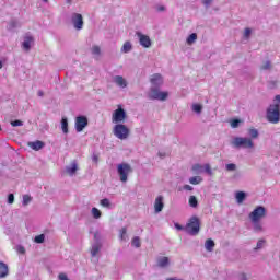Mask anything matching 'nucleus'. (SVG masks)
Wrapping results in <instances>:
<instances>
[{"label": "nucleus", "instance_id": "nucleus-1", "mask_svg": "<svg viewBox=\"0 0 280 280\" xmlns=\"http://www.w3.org/2000/svg\"><path fill=\"white\" fill-rule=\"evenodd\" d=\"M275 104L267 108V120L269 124H279L280 121V95H276Z\"/></svg>", "mask_w": 280, "mask_h": 280}, {"label": "nucleus", "instance_id": "nucleus-2", "mask_svg": "<svg viewBox=\"0 0 280 280\" xmlns=\"http://www.w3.org/2000/svg\"><path fill=\"white\" fill-rule=\"evenodd\" d=\"M113 133L117 139L124 141L130 137V128L124 124H116L114 126Z\"/></svg>", "mask_w": 280, "mask_h": 280}, {"label": "nucleus", "instance_id": "nucleus-3", "mask_svg": "<svg viewBox=\"0 0 280 280\" xmlns=\"http://www.w3.org/2000/svg\"><path fill=\"white\" fill-rule=\"evenodd\" d=\"M185 231L188 235H198L200 233V219L198 217H191L185 226Z\"/></svg>", "mask_w": 280, "mask_h": 280}, {"label": "nucleus", "instance_id": "nucleus-4", "mask_svg": "<svg viewBox=\"0 0 280 280\" xmlns=\"http://www.w3.org/2000/svg\"><path fill=\"white\" fill-rule=\"evenodd\" d=\"M232 145H234V148H245V149L255 148V143L250 138H240V137H236L233 139Z\"/></svg>", "mask_w": 280, "mask_h": 280}, {"label": "nucleus", "instance_id": "nucleus-5", "mask_svg": "<svg viewBox=\"0 0 280 280\" xmlns=\"http://www.w3.org/2000/svg\"><path fill=\"white\" fill-rule=\"evenodd\" d=\"M128 115L126 114V110L121 107V105L118 106L117 109L114 110L112 115V121L113 124H124L126 121Z\"/></svg>", "mask_w": 280, "mask_h": 280}, {"label": "nucleus", "instance_id": "nucleus-6", "mask_svg": "<svg viewBox=\"0 0 280 280\" xmlns=\"http://www.w3.org/2000/svg\"><path fill=\"white\" fill-rule=\"evenodd\" d=\"M118 175L120 176L121 183H126L128 180V174L132 172V167L128 163H121L117 166Z\"/></svg>", "mask_w": 280, "mask_h": 280}, {"label": "nucleus", "instance_id": "nucleus-7", "mask_svg": "<svg viewBox=\"0 0 280 280\" xmlns=\"http://www.w3.org/2000/svg\"><path fill=\"white\" fill-rule=\"evenodd\" d=\"M262 218H266V208L264 206L256 207L254 211L249 213V220H252L254 224L259 222Z\"/></svg>", "mask_w": 280, "mask_h": 280}, {"label": "nucleus", "instance_id": "nucleus-8", "mask_svg": "<svg viewBox=\"0 0 280 280\" xmlns=\"http://www.w3.org/2000/svg\"><path fill=\"white\" fill-rule=\"evenodd\" d=\"M168 95L170 94L167 92H161L159 89L153 88L151 89L150 100H160L161 102H165Z\"/></svg>", "mask_w": 280, "mask_h": 280}, {"label": "nucleus", "instance_id": "nucleus-9", "mask_svg": "<svg viewBox=\"0 0 280 280\" xmlns=\"http://www.w3.org/2000/svg\"><path fill=\"white\" fill-rule=\"evenodd\" d=\"M89 126V118L86 116H78L75 118V130L77 132H82L84 128Z\"/></svg>", "mask_w": 280, "mask_h": 280}, {"label": "nucleus", "instance_id": "nucleus-10", "mask_svg": "<svg viewBox=\"0 0 280 280\" xmlns=\"http://www.w3.org/2000/svg\"><path fill=\"white\" fill-rule=\"evenodd\" d=\"M136 36L139 38V43L144 49H149V47H152V39H150V36L143 35L141 32H137Z\"/></svg>", "mask_w": 280, "mask_h": 280}, {"label": "nucleus", "instance_id": "nucleus-11", "mask_svg": "<svg viewBox=\"0 0 280 280\" xmlns=\"http://www.w3.org/2000/svg\"><path fill=\"white\" fill-rule=\"evenodd\" d=\"M72 23H73L75 30H82V27H84V19L82 18V14L73 13Z\"/></svg>", "mask_w": 280, "mask_h": 280}, {"label": "nucleus", "instance_id": "nucleus-12", "mask_svg": "<svg viewBox=\"0 0 280 280\" xmlns=\"http://www.w3.org/2000/svg\"><path fill=\"white\" fill-rule=\"evenodd\" d=\"M27 147L31 148V150L38 152V150H43V148H45V142H43L40 140L27 142Z\"/></svg>", "mask_w": 280, "mask_h": 280}, {"label": "nucleus", "instance_id": "nucleus-13", "mask_svg": "<svg viewBox=\"0 0 280 280\" xmlns=\"http://www.w3.org/2000/svg\"><path fill=\"white\" fill-rule=\"evenodd\" d=\"M164 207H165V203H163V196L156 197L155 202H154L155 213H161V211H163Z\"/></svg>", "mask_w": 280, "mask_h": 280}, {"label": "nucleus", "instance_id": "nucleus-14", "mask_svg": "<svg viewBox=\"0 0 280 280\" xmlns=\"http://www.w3.org/2000/svg\"><path fill=\"white\" fill-rule=\"evenodd\" d=\"M150 82L153 84V86H160V84H163V77L159 73H155L151 77Z\"/></svg>", "mask_w": 280, "mask_h": 280}, {"label": "nucleus", "instance_id": "nucleus-15", "mask_svg": "<svg viewBox=\"0 0 280 280\" xmlns=\"http://www.w3.org/2000/svg\"><path fill=\"white\" fill-rule=\"evenodd\" d=\"M10 272V269L8 268V265L5 262L0 261V279H5Z\"/></svg>", "mask_w": 280, "mask_h": 280}, {"label": "nucleus", "instance_id": "nucleus-16", "mask_svg": "<svg viewBox=\"0 0 280 280\" xmlns=\"http://www.w3.org/2000/svg\"><path fill=\"white\" fill-rule=\"evenodd\" d=\"M32 43H34V37L26 36L22 44L23 49H25L26 51H30V49L32 48Z\"/></svg>", "mask_w": 280, "mask_h": 280}, {"label": "nucleus", "instance_id": "nucleus-17", "mask_svg": "<svg viewBox=\"0 0 280 280\" xmlns=\"http://www.w3.org/2000/svg\"><path fill=\"white\" fill-rule=\"evenodd\" d=\"M114 82H116L117 86H120L121 89H126L128 86L126 79H124L121 75H116L114 78Z\"/></svg>", "mask_w": 280, "mask_h": 280}, {"label": "nucleus", "instance_id": "nucleus-18", "mask_svg": "<svg viewBox=\"0 0 280 280\" xmlns=\"http://www.w3.org/2000/svg\"><path fill=\"white\" fill-rule=\"evenodd\" d=\"M75 172H78V163L75 162H72L71 166L66 167L68 176H74Z\"/></svg>", "mask_w": 280, "mask_h": 280}, {"label": "nucleus", "instance_id": "nucleus-19", "mask_svg": "<svg viewBox=\"0 0 280 280\" xmlns=\"http://www.w3.org/2000/svg\"><path fill=\"white\" fill-rule=\"evenodd\" d=\"M158 266H160V268H165V267L170 266V258H167V257H160L158 259Z\"/></svg>", "mask_w": 280, "mask_h": 280}, {"label": "nucleus", "instance_id": "nucleus-20", "mask_svg": "<svg viewBox=\"0 0 280 280\" xmlns=\"http://www.w3.org/2000/svg\"><path fill=\"white\" fill-rule=\"evenodd\" d=\"M235 198H236V202L238 205H242V202H244L246 200V192L237 191L236 195H235Z\"/></svg>", "mask_w": 280, "mask_h": 280}, {"label": "nucleus", "instance_id": "nucleus-21", "mask_svg": "<svg viewBox=\"0 0 280 280\" xmlns=\"http://www.w3.org/2000/svg\"><path fill=\"white\" fill-rule=\"evenodd\" d=\"M206 246V250H208V253H211L213 250V248H215V242H213V240L208 238L205 243Z\"/></svg>", "mask_w": 280, "mask_h": 280}, {"label": "nucleus", "instance_id": "nucleus-22", "mask_svg": "<svg viewBox=\"0 0 280 280\" xmlns=\"http://www.w3.org/2000/svg\"><path fill=\"white\" fill-rule=\"evenodd\" d=\"M61 130L65 135L69 132V120L67 118L61 119Z\"/></svg>", "mask_w": 280, "mask_h": 280}, {"label": "nucleus", "instance_id": "nucleus-23", "mask_svg": "<svg viewBox=\"0 0 280 280\" xmlns=\"http://www.w3.org/2000/svg\"><path fill=\"white\" fill-rule=\"evenodd\" d=\"M196 40H198V34L192 33L188 36V38L186 39L187 45H194V43H196Z\"/></svg>", "mask_w": 280, "mask_h": 280}, {"label": "nucleus", "instance_id": "nucleus-24", "mask_svg": "<svg viewBox=\"0 0 280 280\" xmlns=\"http://www.w3.org/2000/svg\"><path fill=\"white\" fill-rule=\"evenodd\" d=\"M188 205L189 207H192V209H196V207H198V198H196V196H190Z\"/></svg>", "mask_w": 280, "mask_h": 280}, {"label": "nucleus", "instance_id": "nucleus-25", "mask_svg": "<svg viewBox=\"0 0 280 280\" xmlns=\"http://www.w3.org/2000/svg\"><path fill=\"white\" fill-rule=\"evenodd\" d=\"M132 50V44L130 42H125V44L122 45L121 51L124 54H128V51Z\"/></svg>", "mask_w": 280, "mask_h": 280}, {"label": "nucleus", "instance_id": "nucleus-26", "mask_svg": "<svg viewBox=\"0 0 280 280\" xmlns=\"http://www.w3.org/2000/svg\"><path fill=\"white\" fill-rule=\"evenodd\" d=\"M92 215L94 220H100L102 218V211L97 208H92Z\"/></svg>", "mask_w": 280, "mask_h": 280}, {"label": "nucleus", "instance_id": "nucleus-27", "mask_svg": "<svg viewBox=\"0 0 280 280\" xmlns=\"http://www.w3.org/2000/svg\"><path fill=\"white\" fill-rule=\"evenodd\" d=\"M101 248H102V245H100V244L93 245L92 249H91L92 257H95L97 255V253H100Z\"/></svg>", "mask_w": 280, "mask_h": 280}, {"label": "nucleus", "instance_id": "nucleus-28", "mask_svg": "<svg viewBox=\"0 0 280 280\" xmlns=\"http://www.w3.org/2000/svg\"><path fill=\"white\" fill-rule=\"evenodd\" d=\"M201 180H202V177L200 176H194L189 178L190 185H200Z\"/></svg>", "mask_w": 280, "mask_h": 280}, {"label": "nucleus", "instance_id": "nucleus-29", "mask_svg": "<svg viewBox=\"0 0 280 280\" xmlns=\"http://www.w3.org/2000/svg\"><path fill=\"white\" fill-rule=\"evenodd\" d=\"M132 246L136 248H141V238L139 236H135L131 242Z\"/></svg>", "mask_w": 280, "mask_h": 280}, {"label": "nucleus", "instance_id": "nucleus-30", "mask_svg": "<svg viewBox=\"0 0 280 280\" xmlns=\"http://www.w3.org/2000/svg\"><path fill=\"white\" fill-rule=\"evenodd\" d=\"M249 137H252V139H257V137H259V131L255 128H250L249 129Z\"/></svg>", "mask_w": 280, "mask_h": 280}, {"label": "nucleus", "instance_id": "nucleus-31", "mask_svg": "<svg viewBox=\"0 0 280 280\" xmlns=\"http://www.w3.org/2000/svg\"><path fill=\"white\" fill-rule=\"evenodd\" d=\"M101 207H106L107 209H110V200L108 198H104L100 202Z\"/></svg>", "mask_w": 280, "mask_h": 280}, {"label": "nucleus", "instance_id": "nucleus-32", "mask_svg": "<svg viewBox=\"0 0 280 280\" xmlns=\"http://www.w3.org/2000/svg\"><path fill=\"white\" fill-rule=\"evenodd\" d=\"M225 170L226 172H235V170H237V165H235L234 163L226 164Z\"/></svg>", "mask_w": 280, "mask_h": 280}, {"label": "nucleus", "instance_id": "nucleus-33", "mask_svg": "<svg viewBox=\"0 0 280 280\" xmlns=\"http://www.w3.org/2000/svg\"><path fill=\"white\" fill-rule=\"evenodd\" d=\"M34 242L36 244H43V242H45V234H39V235L35 236Z\"/></svg>", "mask_w": 280, "mask_h": 280}, {"label": "nucleus", "instance_id": "nucleus-34", "mask_svg": "<svg viewBox=\"0 0 280 280\" xmlns=\"http://www.w3.org/2000/svg\"><path fill=\"white\" fill-rule=\"evenodd\" d=\"M30 202H32V197L30 195H24L23 196V206L27 207V205H30Z\"/></svg>", "mask_w": 280, "mask_h": 280}, {"label": "nucleus", "instance_id": "nucleus-35", "mask_svg": "<svg viewBox=\"0 0 280 280\" xmlns=\"http://www.w3.org/2000/svg\"><path fill=\"white\" fill-rule=\"evenodd\" d=\"M92 54L93 56H100V54H102V49L100 48V46H93Z\"/></svg>", "mask_w": 280, "mask_h": 280}, {"label": "nucleus", "instance_id": "nucleus-36", "mask_svg": "<svg viewBox=\"0 0 280 280\" xmlns=\"http://www.w3.org/2000/svg\"><path fill=\"white\" fill-rule=\"evenodd\" d=\"M192 110L195 113H202V105H200V104L192 105Z\"/></svg>", "mask_w": 280, "mask_h": 280}, {"label": "nucleus", "instance_id": "nucleus-37", "mask_svg": "<svg viewBox=\"0 0 280 280\" xmlns=\"http://www.w3.org/2000/svg\"><path fill=\"white\" fill-rule=\"evenodd\" d=\"M241 121H242L241 119H232L231 120V126L233 128H237L240 126Z\"/></svg>", "mask_w": 280, "mask_h": 280}, {"label": "nucleus", "instance_id": "nucleus-38", "mask_svg": "<svg viewBox=\"0 0 280 280\" xmlns=\"http://www.w3.org/2000/svg\"><path fill=\"white\" fill-rule=\"evenodd\" d=\"M205 172L211 176L213 174V171L211 170V165L206 164L205 165Z\"/></svg>", "mask_w": 280, "mask_h": 280}, {"label": "nucleus", "instance_id": "nucleus-39", "mask_svg": "<svg viewBox=\"0 0 280 280\" xmlns=\"http://www.w3.org/2000/svg\"><path fill=\"white\" fill-rule=\"evenodd\" d=\"M11 126H13V128H16L19 126H23V121H21V120H13V121H11Z\"/></svg>", "mask_w": 280, "mask_h": 280}, {"label": "nucleus", "instance_id": "nucleus-40", "mask_svg": "<svg viewBox=\"0 0 280 280\" xmlns=\"http://www.w3.org/2000/svg\"><path fill=\"white\" fill-rule=\"evenodd\" d=\"M270 67H271L270 61H266V63L261 66V69H262V71H266V70L270 69Z\"/></svg>", "mask_w": 280, "mask_h": 280}, {"label": "nucleus", "instance_id": "nucleus-41", "mask_svg": "<svg viewBox=\"0 0 280 280\" xmlns=\"http://www.w3.org/2000/svg\"><path fill=\"white\" fill-rule=\"evenodd\" d=\"M264 244H266V241L259 240V241L257 242L256 248H257V249L262 248V247H264Z\"/></svg>", "mask_w": 280, "mask_h": 280}, {"label": "nucleus", "instance_id": "nucleus-42", "mask_svg": "<svg viewBox=\"0 0 280 280\" xmlns=\"http://www.w3.org/2000/svg\"><path fill=\"white\" fill-rule=\"evenodd\" d=\"M8 203L13 205L14 203V194H10L8 197Z\"/></svg>", "mask_w": 280, "mask_h": 280}, {"label": "nucleus", "instance_id": "nucleus-43", "mask_svg": "<svg viewBox=\"0 0 280 280\" xmlns=\"http://www.w3.org/2000/svg\"><path fill=\"white\" fill-rule=\"evenodd\" d=\"M128 232V230H126V228H122L120 230V240H124V237H126V233Z\"/></svg>", "mask_w": 280, "mask_h": 280}, {"label": "nucleus", "instance_id": "nucleus-44", "mask_svg": "<svg viewBox=\"0 0 280 280\" xmlns=\"http://www.w3.org/2000/svg\"><path fill=\"white\" fill-rule=\"evenodd\" d=\"M203 5H206V8H209V5H211V3H213V0H201Z\"/></svg>", "mask_w": 280, "mask_h": 280}, {"label": "nucleus", "instance_id": "nucleus-45", "mask_svg": "<svg viewBox=\"0 0 280 280\" xmlns=\"http://www.w3.org/2000/svg\"><path fill=\"white\" fill-rule=\"evenodd\" d=\"M250 33H252L250 28H245V32H244L245 38H248L250 36Z\"/></svg>", "mask_w": 280, "mask_h": 280}, {"label": "nucleus", "instance_id": "nucleus-46", "mask_svg": "<svg viewBox=\"0 0 280 280\" xmlns=\"http://www.w3.org/2000/svg\"><path fill=\"white\" fill-rule=\"evenodd\" d=\"M175 229H177V231H185V226H183L178 223H175Z\"/></svg>", "mask_w": 280, "mask_h": 280}, {"label": "nucleus", "instance_id": "nucleus-47", "mask_svg": "<svg viewBox=\"0 0 280 280\" xmlns=\"http://www.w3.org/2000/svg\"><path fill=\"white\" fill-rule=\"evenodd\" d=\"M58 277L60 280H69V278L65 273H59Z\"/></svg>", "mask_w": 280, "mask_h": 280}, {"label": "nucleus", "instance_id": "nucleus-48", "mask_svg": "<svg viewBox=\"0 0 280 280\" xmlns=\"http://www.w3.org/2000/svg\"><path fill=\"white\" fill-rule=\"evenodd\" d=\"M255 230L256 231H261L262 228H261V224H259L258 222L255 223Z\"/></svg>", "mask_w": 280, "mask_h": 280}, {"label": "nucleus", "instance_id": "nucleus-49", "mask_svg": "<svg viewBox=\"0 0 280 280\" xmlns=\"http://www.w3.org/2000/svg\"><path fill=\"white\" fill-rule=\"evenodd\" d=\"M184 189H186L187 191H191L194 187H191L190 185H185Z\"/></svg>", "mask_w": 280, "mask_h": 280}, {"label": "nucleus", "instance_id": "nucleus-50", "mask_svg": "<svg viewBox=\"0 0 280 280\" xmlns=\"http://www.w3.org/2000/svg\"><path fill=\"white\" fill-rule=\"evenodd\" d=\"M240 279L241 280H248V277H246V273H241Z\"/></svg>", "mask_w": 280, "mask_h": 280}, {"label": "nucleus", "instance_id": "nucleus-51", "mask_svg": "<svg viewBox=\"0 0 280 280\" xmlns=\"http://www.w3.org/2000/svg\"><path fill=\"white\" fill-rule=\"evenodd\" d=\"M92 161H94V163H97V161H100V158L97 155H93Z\"/></svg>", "mask_w": 280, "mask_h": 280}, {"label": "nucleus", "instance_id": "nucleus-52", "mask_svg": "<svg viewBox=\"0 0 280 280\" xmlns=\"http://www.w3.org/2000/svg\"><path fill=\"white\" fill-rule=\"evenodd\" d=\"M158 10H159V12H164L165 11V7H159Z\"/></svg>", "mask_w": 280, "mask_h": 280}, {"label": "nucleus", "instance_id": "nucleus-53", "mask_svg": "<svg viewBox=\"0 0 280 280\" xmlns=\"http://www.w3.org/2000/svg\"><path fill=\"white\" fill-rule=\"evenodd\" d=\"M10 26H11V27H16V22H11V23H10Z\"/></svg>", "mask_w": 280, "mask_h": 280}, {"label": "nucleus", "instance_id": "nucleus-54", "mask_svg": "<svg viewBox=\"0 0 280 280\" xmlns=\"http://www.w3.org/2000/svg\"><path fill=\"white\" fill-rule=\"evenodd\" d=\"M38 95H39V97H43V95H44L43 91H39Z\"/></svg>", "mask_w": 280, "mask_h": 280}, {"label": "nucleus", "instance_id": "nucleus-55", "mask_svg": "<svg viewBox=\"0 0 280 280\" xmlns=\"http://www.w3.org/2000/svg\"><path fill=\"white\" fill-rule=\"evenodd\" d=\"M0 69H3V62L0 61Z\"/></svg>", "mask_w": 280, "mask_h": 280}, {"label": "nucleus", "instance_id": "nucleus-56", "mask_svg": "<svg viewBox=\"0 0 280 280\" xmlns=\"http://www.w3.org/2000/svg\"><path fill=\"white\" fill-rule=\"evenodd\" d=\"M198 167H200V165H196V166H194V170H198Z\"/></svg>", "mask_w": 280, "mask_h": 280}, {"label": "nucleus", "instance_id": "nucleus-57", "mask_svg": "<svg viewBox=\"0 0 280 280\" xmlns=\"http://www.w3.org/2000/svg\"><path fill=\"white\" fill-rule=\"evenodd\" d=\"M20 252L25 253V248L22 247V248L20 249Z\"/></svg>", "mask_w": 280, "mask_h": 280}, {"label": "nucleus", "instance_id": "nucleus-58", "mask_svg": "<svg viewBox=\"0 0 280 280\" xmlns=\"http://www.w3.org/2000/svg\"><path fill=\"white\" fill-rule=\"evenodd\" d=\"M67 3H71V0H67Z\"/></svg>", "mask_w": 280, "mask_h": 280}, {"label": "nucleus", "instance_id": "nucleus-59", "mask_svg": "<svg viewBox=\"0 0 280 280\" xmlns=\"http://www.w3.org/2000/svg\"><path fill=\"white\" fill-rule=\"evenodd\" d=\"M45 1V3H47V0H44Z\"/></svg>", "mask_w": 280, "mask_h": 280}]
</instances>
